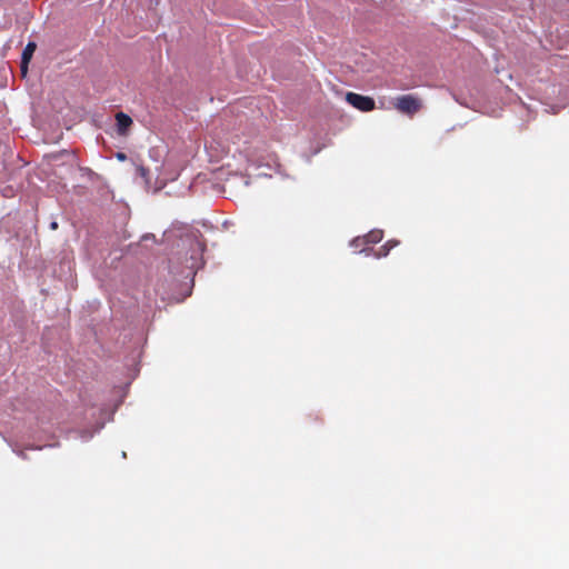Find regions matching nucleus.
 <instances>
[{
    "mask_svg": "<svg viewBox=\"0 0 569 569\" xmlns=\"http://www.w3.org/2000/svg\"><path fill=\"white\" fill-rule=\"evenodd\" d=\"M28 66L29 64H23V60H21V63H20V71H21V76L22 77H26L27 73H28Z\"/></svg>",
    "mask_w": 569,
    "mask_h": 569,
    "instance_id": "6e6552de",
    "label": "nucleus"
},
{
    "mask_svg": "<svg viewBox=\"0 0 569 569\" xmlns=\"http://www.w3.org/2000/svg\"><path fill=\"white\" fill-rule=\"evenodd\" d=\"M117 132L120 136H126L132 124V119L124 112L116 113Z\"/></svg>",
    "mask_w": 569,
    "mask_h": 569,
    "instance_id": "7ed1b4c3",
    "label": "nucleus"
},
{
    "mask_svg": "<svg viewBox=\"0 0 569 569\" xmlns=\"http://www.w3.org/2000/svg\"><path fill=\"white\" fill-rule=\"evenodd\" d=\"M57 227H58V226H57V222H52V223H51V228H52V229H56Z\"/></svg>",
    "mask_w": 569,
    "mask_h": 569,
    "instance_id": "9d476101",
    "label": "nucleus"
},
{
    "mask_svg": "<svg viewBox=\"0 0 569 569\" xmlns=\"http://www.w3.org/2000/svg\"><path fill=\"white\" fill-rule=\"evenodd\" d=\"M383 232L381 230H371L369 233H367L363 238H357L353 240V243L362 242L367 244H375L382 240Z\"/></svg>",
    "mask_w": 569,
    "mask_h": 569,
    "instance_id": "20e7f679",
    "label": "nucleus"
},
{
    "mask_svg": "<svg viewBox=\"0 0 569 569\" xmlns=\"http://www.w3.org/2000/svg\"><path fill=\"white\" fill-rule=\"evenodd\" d=\"M399 241H388L383 246L379 248V251L377 252V257H386L390 249L398 246Z\"/></svg>",
    "mask_w": 569,
    "mask_h": 569,
    "instance_id": "423d86ee",
    "label": "nucleus"
},
{
    "mask_svg": "<svg viewBox=\"0 0 569 569\" xmlns=\"http://www.w3.org/2000/svg\"><path fill=\"white\" fill-rule=\"evenodd\" d=\"M36 49H37L36 42L30 41L27 43V46L24 47L22 54H21V60H23V64H29Z\"/></svg>",
    "mask_w": 569,
    "mask_h": 569,
    "instance_id": "39448f33",
    "label": "nucleus"
},
{
    "mask_svg": "<svg viewBox=\"0 0 569 569\" xmlns=\"http://www.w3.org/2000/svg\"><path fill=\"white\" fill-rule=\"evenodd\" d=\"M346 100L356 109L365 112L371 111L376 107V102L372 98L355 92H348Z\"/></svg>",
    "mask_w": 569,
    "mask_h": 569,
    "instance_id": "f03ea898",
    "label": "nucleus"
},
{
    "mask_svg": "<svg viewBox=\"0 0 569 569\" xmlns=\"http://www.w3.org/2000/svg\"><path fill=\"white\" fill-rule=\"evenodd\" d=\"M137 172L147 183L150 182L149 169L148 168H146L143 166H138L137 167Z\"/></svg>",
    "mask_w": 569,
    "mask_h": 569,
    "instance_id": "0eeeda50",
    "label": "nucleus"
},
{
    "mask_svg": "<svg viewBox=\"0 0 569 569\" xmlns=\"http://www.w3.org/2000/svg\"><path fill=\"white\" fill-rule=\"evenodd\" d=\"M393 106L401 113L409 116L417 113L422 108L421 100L415 94L399 96Z\"/></svg>",
    "mask_w": 569,
    "mask_h": 569,
    "instance_id": "f257e3e1",
    "label": "nucleus"
},
{
    "mask_svg": "<svg viewBox=\"0 0 569 569\" xmlns=\"http://www.w3.org/2000/svg\"><path fill=\"white\" fill-rule=\"evenodd\" d=\"M117 158L119 160L123 161V160H126L127 156L124 153L119 152V153H117Z\"/></svg>",
    "mask_w": 569,
    "mask_h": 569,
    "instance_id": "1a4fd4ad",
    "label": "nucleus"
}]
</instances>
